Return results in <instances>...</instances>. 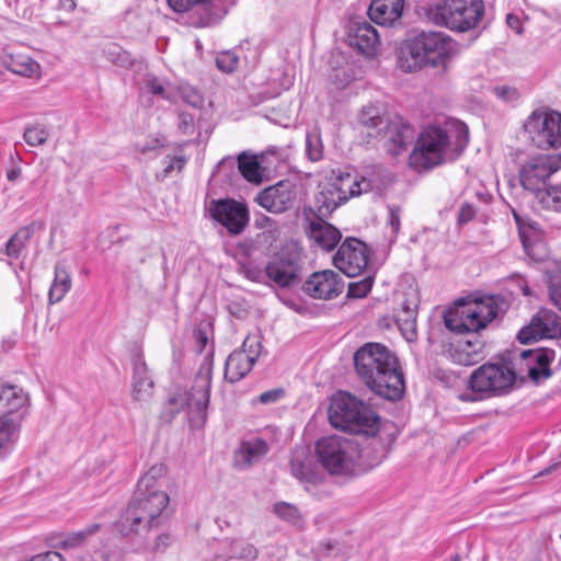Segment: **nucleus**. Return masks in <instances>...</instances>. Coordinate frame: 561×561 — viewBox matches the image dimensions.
<instances>
[{"mask_svg":"<svg viewBox=\"0 0 561 561\" xmlns=\"http://www.w3.org/2000/svg\"><path fill=\"white\" fill-rule=\"evenodd\" d=\"M460 399H461L462 401H476V400H478L479 398L473 397V394H462V396H460Z\"/></svg>","mask_w":561,"mask_h":561,"instance_id":"63","label":"nucleus"},{"mask_svg":"<svg viewBox=\"0 0 561 561\" xmlns=\"http://www.w3.org/2000/svg\"><path fill=\"white\" fill-rule=\"evenodd\" d=\"M388 225L392 230V234H397L400 229V209L399 207H389Z\"/></svg>","mask_w":561,"mask_h":561,"instance_id":"56","label":"nucleus"},{"mask_svg":"<svg viewBox=\"0 0 561 561\" xmlns=\"http://www.w3.org/2000/svg\"><path fill=\"white\" fill-rule=\"evenodd\" d=\"M493 93L500 100L505 102H514L518 99V92L516 89L507 85H499L493 89Z\"/></svg>","mask_w":561,"mask_h":561,"instance_id":"53","label":"nucleus"},{"mask_svg":"<svg viewBox=\"0 0 561 561\" xmlns=\"http://www.w3.org/2000/svg\"><path fill=\"white\" fill-rule=\"evenodd\" d=\"M176 92L178 99H182L183 101H185L194 107H198L203 103V98L199 94V92L188 85H182L178 88Z\"/></svg>","mask_w":561,"mask_h":561,"instance_id":"49","label":"nucleus"},{"mask_svg":"<svg viewBox=\"0 0 561 561\" xmlns=\"http://www.w3.org/2000/svg\"><path fill=\"white\" fill-rule=\"evenodd\" d=\"M21 175V170L20 169H11L7 172V178L9 181H15L16 179H19Z\"/></svg>","mask_w":561,"mask_h":561,"instance_id":"61","label":"nucleus"},{"mask_svg":"<svg viewBox=\"0 0 561 561\" xmlns=\"http://www.w3.org/2000/svg\"><path fill=\"white\" fill-rule=\"evenodd\" d=\"M164 163V175H169L173 171L180 172L184 168L186 160L182 156L168 157Z\"/></svg>","mask_w":561,"mask_h":561,"instance_id":"54","label":"nucleus"},{"mask_svg":"<svg viewBox=\"0 0 561 561\" xmlns=\"http://www.w3.org/2000/svg\"><path fill=\"white\" fill-rule=\"evenodd\" d=\"M473 216H474L473 207L470 206V205H463L460 208L459 216H458V221L460 224H466L469 220H471L473 218Z\"/></svg>","mask_w":561,"mask_h":561,"instance_id":"58","label":"nucleus"},{"mask_svg":"<svg viewBox=\"0 0 561 561\" xmlns=\"http://www.w3.org/2000/svg\"><path fill=\"white\" fill-rule=\"evenodd\" d=\"M504 299L484 296L471 301H458L444 317L445 325L454 332H477L484 329L499 313Z\"/></svg>","mask_w":561,"mask_h":561,"instance_id":"7","label":"nucleus"},{"mask_svg":"<svg viewBox=\"0 0 561 561\" xmlns=\"http://www.w3.org/2000/svg\"><path fill=\"white\" fill-rule=\"evenodd\" d=\"M295 198L294 186L289 182L279 181L260 192L255 201L270 213L279 214L289 209Z\"/></svg>","mask_w":561,"mask_h":561,"instance_id":"20","label":"nucleus"},{"mask_svg":"<svg viewBox=\"0 0 561 561\" xmlns=\"http://www.w3.org/2000/svg\"><path fill=\"white\" fill-rule=\"evenodd\" d=\"M213 376V365L205 360L195 376L193 386L188 392L176 393L169 400V405L174 408L175 412L186 408L190 421L193 426L201 427L207 419V408L210 397Z\"/></svg>","mask_w":561,"mask_h":561,"instance_id":"10","label":"nucleus"},{"mask_svg":"<svg viewBox=\"0 0 561 561\" xmlns=\"http://www.w3.org/2000/svg\"><path fill=\"white\" fill-rule=\"evenodd\" d=\"M72 286L70 268L65 260L58 261L55 265L54 280L48 291L49 304L60 302L69 293Z\"/></svg>","mask_w":561,"mask_h":561,"instance_id":"29","label":"nucleus"},{"mask_svg":"<svg viewBox=\"0 0 561 561\" xmlns=\"http://www.w3.org/2000/svg\"><path fill=\"white\" fill-rule=\"evenodd\" d=\"M273 512L284 522L295 527H301L304 524L300 511L293 504L287 502H277L274 504Z\"/></svg>","mask_w":561,"mask_h":561,"instance_id":"38","label":"nucleus"},{"mask_svg":"<svg viewBox=\"0 0 561 561\" xmlns=\"http://www.w3.org/2000/svg\"><path fill=\"white\" fill-rule=\"evenodd\" d=\"M367 245L356 238H346L333 256V264L348 277L359 275L367 266Z\"/></svg>","mask_w":561,"mask_h":561,"instance_id":"15","label":"nucleus"},{"mask_svg":"<svg viewBox=\"0 0 561 561\" xmlns=\"http://www.w3.org/2000/svg\"><path fill=\"white\" fill-rule=\"evenodd\" d=\"M153 391V381L148 375L147 365L141 355L133 358V398L139 402H147Z\"/></svg>","mask_w":561,"mask_h":561,"instance_id":"26","label":"nucleus"},{"mask_svg":"<svg viewBox=\"0 0 561 561\" xmlns=\"http://www.w3.org/2000/svg\"><path fill=\"white\" fill-rule=\"evenodd\" d=\"M524 130L541 149L561 147V114L556 111H534L524 123Z\"/></svg>","mask_w":561,"mask_h":561,"instance_id":"12","label":"nucleus"},{"mask_svg":"<svg viewBox=\"0 0 561 561\" xmlns=\"http://www.w3.org/2000/svg\"><path fill=\"white\" fill-rule=\"evenodd\" d=\"M483 11L481 0H443L431 5L426 16L435 25L466 32L478 24Z\"/></svg>","mask_w":561,"mask_h":561,"instance_id":"8","label":"nucleus"},{"mask_svg":"<svg viewBox=\"0 0 561 561\" xmlns=\"http://www.w3.org/2000/svg\"><path fill=\"white\" fill-rule=\"evenodd\" d=\"M344 283L340 275L331 270L316 272L304 283L302 290L314 299H334L342 294Z\"/></svg>","mask_w":561,"mask_h":561,"instance_id":"18","label":"nucleus"},{"mask_svg":"<svg viewBox=\"0 0 561 561\" xmlns=\"http://www.w3.org/2000/svg\"><path fill=\"white\" fill-rule=\"evenodd\" d=\"M330 424L350 433L375 436L379 431V417L374 410L348 392H337L331 399Z\"/></svg>","mask_w":561,"mask_h":561,"instance_id":"5","label":"nucleus"},{"mask_svg":"<svg viewBox=\"0 0 561 561\" xmlns=\"http://www.w3.org/2000/svg\"><path fill=\"white\" fill-rule=\"evenodd\" d=\"M549 296L551 302L561 311V272L550 277Z\"/></svg>","mask_w":561,"mask_h":561,"instance_id":"50","label":"nucleus"},{"mask_svg":"<svg viewBox=\"0 0 561 561\" xmlns=\"http://www.w3.org/2000/svg\"><path fill=\"white\" fill-rule=\"evenodd\" d=\"M381 136L386 139L387 150L397 156L404 150L412 138V131L409 125L402 122L387 123Z\"/></svg>","mask_w":561,"mask_h":561,"instance_id":"28","label":"nucleus"},{"mask_svg":"<svg viewBox=\"0 0 561 561\" xmlns=\"http://www.w3.org/2000/svg\"><path fill=\"white\" fill-rule=\"evenodd\" d=\"M360 126L367 130L370 137H379L386 127L388 119H386L377 106L369 105L364 107L358 116Z\"/></svg>","mask_w":561,"mask_h":561,"instance_id":"32","label":"nucleus"},{"mask_svg":"<svg viewBox=\"0 0 561 561\" xmlns=\"http://www.w3.org/2000/svg\"><path fill=\"white\" fill-rule=\"evenodd\" d=\"M306 232L309 239L324 251H332L342 238L341 231L322 217L308 218Z\"/></svg>","mask_w":561,"mask_h":561,"instance_id":"22","label":"nucleus"},{"mask_svg":"<svg viewBox=\"0 0 561 561\" xmlns=\"http://www.w3.org/2000/svg\"><path fill=\"white\" fill-rule=\"evenodd\" d=\"M371 287L373 279L370 277H366L358 282L350 283L347 296L351 298H363L371 290Z\"/></svg>","mask_w":561,"mask_h":561,"instance_id":"46","label":"nucleus"},{"mask_svg":"<svg viewBox=\"0 0 561 561\" xmlns=\"http://www.w3.org/2000/svg\"><path fill=\"white\" fill-rule=\"evenodd\" d=\"M167 467L163 463H156L139 479L137 491H139V494L167 491Z\"/></svg>","mask_w":561,"mask_h":561,"instance_id":"31","label":"nucleus"},{"mask_svg":"<svg viewBox=\"0 0 561 561\" xmlns=\"http://www.w3.org/2000/svg\"><path fill=\"white\" fill-rule=\"evenodd\" d=\"M266 275L279 287H289L297 282L300 273L298 259L282 251L274 255L266 265Z\"/></svg>","mask_w":561,"mask_h":561,"instance_id":"19","label":"nucleus"},{"mask_svg":"<svg viewBox=\"0 0 561 561\" xmlns=\"http://www.w3.org/2000/svg\"><path fill=\"white\" fill-rule=\"evenodd\" d=\"M514 370L504 364H483L474 369L468 380V388L479 398L507 393L514 386Z\"/></svg>","mask_w":561,"mask_h":561,"instance_id":"11","label":"nucleus"},{"mask_svg":"<svg viewBox=\"0 0 561 561\" xmlns=\"http://www.w3.org/2000/svg\"><path fill=\"white\" fill-rule=\"evenodd\" d=\"M483 344L479 341H467L458 346L457 359L463 365H473L482 358Z\"/></svg>","mask_w":561,"mask_h":561,"instance_id":"36","label":"nucleus"},{"mask_svg":"<svg viewBox=\"0 0 561 561\" xmlns=\"http://www.w3.org/2000/svg\"><path fill=\"white\" fill-rule=\"evenodd\" d=\"M284 390L282 388L271 389L265 392H262L254 402H260L262 404H271L279 401L284 397Z\"/></svg>","mask_w":561,"mask_h":561,"instance_id":"52","label":"nucleus"},{"mask_svg":"<svg viewBox=\"0 0 561 561\" xmlns=\"http://www.w3.org/2000/svg\"><path fill=\"white\" fill-rule=\"evenodd\" d=\"M561 334L559 316L548 309L539 310L528 325L522 328L517 339L522 344H528L541 339H554Z\"/></svg>","mask_w":561,"mask_h":561,"instance_id":"17","label":"nucleus"},{"mask_svg":"<svg viewBox=\"0 0 561 561\" xmlns=\"http://www.w3.org/2000/svg\"><path fill=\"white\" fill-rule=\"evenodd\" d=\"M254 227L263 230L259 237H263L266 240H276L279 238L280 229L278 224L266 215H260L255 217Z\"/></svg>","mask_w":561,"mask_h":561,"instance_id":"41","label":"nucleus"},{"mask_svg":"<svg viewBox=\"0 0 561 561\" xmlns=\"http://www.w3.org/2000/svg\"><path fill=\"white\" fill-rule=\"evenodd\" d=\"M0 62L7 70L24 78L38 80L43 76L41 64L24 53L4 50L0 56Z\"/></svg>","mask_w":561,"mask_h":561,"instance_id":"23","label":"nucleus"},{"mask_svg":"<svg viewBox=\"0 0 561 561\" xmlns=\"http://www.w3.org/2000/svg\"><path fill=\"white\" fill-rule=\"evenodd\" d=\"M419 309V299L414 296L411 299H405L401 304V309L397 316V324L404 321L405 319L416 318Z\"/></svg>","mask_w":561,"mask_h":561,"instance_id":"47","label":"nucleus"},{"mask_svg":"<svg viewBox=\"0 0 561 561\" xmlns=\"http://www.w3.org/2000/svg\"><path fill=\"white\" fill-rule=\"evenodd\" d=\"M515 221L518 226L520 241L527 254L538 259L533 253L535 241L538 239V225L536 222H526L518 214L514 213Z\"/></svg>","mask_w":561,"mask_h":561,"instance_id":"34","label":"nucleus"},{"mask_svg":"<svg viewBox=\"0 0 561 561\" xmlns=\"http://www.w3.org/2000/svg\"><path fill=\"white\" fill-rule=\"evenodd\" d=\"M146 89L153 95H158L167 101L176 102L178 101V92L176 88L167 84L164 85L157 78H148L145 84Z\"/></svg>","mask_w":561,"mask_h":561,"instance_id":"39","label":"nucleus"},{"mask_svg":"<svg viewBox=\"0 0 561 561\" xmlns=\"http://www.w3.org/2000/svg\"><path fill=\"white\" fill-rule=\"evenodd\" d=\"M404 0H373L368 15L370 20L379 25H394L402 15Z\"/></svg>","mask_w":561,"mask_h":561,"instance_id":"24","label":"nucleus"},{"mask_svg":"<svg viewBox=\"0 0 561 561\" xmlns=\"http://www.w3.org/2000/svg\"><path fill=\"white\" fill-rule=\"evenodd\" d=\"M239 58L232 51H224L216 58L217 67L227 73L233 72L237 69Z\"/></svg>","mask_w":561,"mask_h":561,"instance_id":"48","label":"nucleus"},{"mask_svg":"<svg viewBox=\"0 0 561 561\" xmlns=\"http://www.w3.org/2000/svg\"><path fill=\"white\" fill-rule=\"evenodd\" d=\"M179 128L186 135H190L194 130V118L188 113H181L179 115Z\"/></svg>","mask_w":561,"mask_h":561,"instance_id":"55","label":"nucleus"},{"mask_svg":"<svg viewBox=\"0 0 561 561\" xmlns=\"http://www.w3.org/2000/svg\"><path fill=\"white\" fill-rule=\"evenodd\" d=\"M238 169L247 181L252 183L261 182V168L255 156H248L244 152L240 153L238 156Z\"/></svg>","mask_w":561,"mask_h":561,"instance_id":"35","label":"nucleus"},{"mask_svg":"<svg viewBox=\"0 0 561 561\" xmlns=\"http://www.w3.org/2000/svg\"><path fill=\"white\" fill-rule=\"evenodd\" d=\"M353 359L357 376L374 393L389 401L401 399L405 390L403 374L397 356L386 345L365 343Z\"/></svg>","mask_w":561,"mask_h":561,"instance_id":"2","label":"nucleus"},{"mask_svg":"<svg viewBox=\"0 0 561 561\" xmlns=\"http://www.w3.org/2000/svg\"><path fill=\"white\" fill-rule=\"evenodd\" d=\"M506 23L507 25L514 30L516 33H522V23L517 15L515 14H507L506 16Z\"/></svg>","mask_w":561,"mask_h":561,"instance_id":"60","label":"nucleus"},{"mask_svg":"<svg viewBox=\"0 0 561 561\" xmlns=\"http://www.w3.org/2000/svg\"><path fill=\"white\" fill-rule=\"evenodd\" d=\"M31 561H64V558L59 552L48 551L33 557Z\"/></svg>","mask_w":561,"mask_h":561,"instance_id":"57","label":"nucleus"},{"mask_svg":"<svg viewBox=\"0 0 561 561\" xmlns=\"http://www.w3.org/2000/svg\"><path fill=\"white\" fill-rule=\"evenodd\" d=\"M398 327L399 330L401 331V334L408 342H414L416 340V318L405 319L404 321L399 322Z\"/></svg>","mask_w":561,"mask_h":561,"instance_id":"51","label":"nucleus"},{"mask_svg":"<svg viewBox=\"0 0 561 561\" xmlns=\"http://www.w3.org/2000/svg\"><path fill=\"white\" fill-rule=\"evenodd\" d=\"M386 187V179L381 169H371L365 175L350 173L336 176L332 182L322 186L316 196L319 217L328 216L350 197L364 193H380Z\"/></svg>","mask_w":561,"mask_h":561,"instance_id":"4","label":"nucleus"},{"mask_svg":"<svg viewBox=\"0 0 561 561\" xmlns=\"http://www.w3.org/2000/svg\"><path fill=\"white\" fill-rule=\"evenodd\" d=\"M172 542V537L169 534H162L156 538L154 548L156 550L163 551Z\"/></svg>","mask_w":561,"mask_h":561,"instance_id":"59","label":"nucleus"},{"mask_svg":"<svg viewBox=\"0 0 561 561\" xmlns=\"http://www.w3.org/2000/svg\"><path fill=\"white\" fill-rule=\"evenodd\" d=\"M169 501L167 491L144 492L142 494L136 491L134 501L128 505L118 522L119 531L128 536L137 533L141 525L148 528L154 527Z\"/></svg>","mask_w":561,"mask_h":561,"instance_id":"9","label":"nucleus"},{"mask_svg":"<svg viewBox=\"0 0 561 561\" xmlns=\"http://www.w3.org/2000/svg\"><path fill=\"white\" fill-rule=\"evenodd\" d=\"M268 451V446L262 438L243 440L234 451V466L247 469L262 459Z\"/></svg>","mask_w":561,"mask_h":561,"instance_id":"25","label":"nucleus"},{"mask_svg":"<svg viewBox=\"0 0 561 561\" xmlns=\"http://www.w3.org/2000/svg\"><path fill=\"white\" fill-rule=\"evenodd\" d=\"M100 524H92L87 528L67 534L64 539L60 541V547L62 548H75L82 545L88 537L94 535L100 529Z\"/></svg>","mask_w":561,"mask_h":561,"instance_id":"40","label":"nucleus"},{"mask_svg":"<svg viewBox=\"0 0 561 561\" xmlns=\"http://www.w3.org/2000/svg\"><path fill=\"white\" fill-rule=\"evenodd\" d=\"M347 42L366 57H375L380 46L377 30L368 22H353L348 26Z\"/></svg>","mask_w":561,"mask_h":561,"instance_id":"21","label":"nucleus"},{"mask_svg":"<svg viewBox=\"0 0 561 561\" xmlns=\"http://www.w3.org/2000/svg\"><path fill=\"white\" fill-rule=\"evenodd\" d=\"M469 145L468 126L455 118L424 127L417 136L410 156V164L419 170H431L453 163Z\"/></svg>","mask_w":561,"mask_h":561,"instance_id":"1","label":"nucleus"},{"mask_svg":"<svg viewBox=\"0 0 561 561\" xmlns=\"http://www.w3.org/2000/svg\"><path fill=\"white\" fill-rule=\"evenodd\" d=\"M48 136V130L41 125L27 126L23 134L25 142L32 147L44 145L47 141Z\"/></svg>","mask_w":561,"mask_h":561,"instance_id":"43","label":"nucleus"},{"mask_svg":"<svg viewBox=\"0 0 561 561\" xmlns=\"http://www.w3.org/2000/svg\"><path fill=\"white\" fill-rule=\"evenodd\" d=\"M538 199L543 207L561 211V184L545 190L543 193L539 194Z\"/></svg>","mask_w":561,"mask_h":561,"instance_id":"42","label":"nucleus"},{"mask_svg":"<svg viewBox=\"0 0 561 561\" xmlns=\"http://www.w3.org/2000/svg\"><path fill=\"white\" fill-rule=\"evenodd\" d=\"M196 337L198 339V341H201L203 344L206 343V336L201 332H196Z\"/></svg>","mask_w":561,"mask_h":561,"instance_id":"64","label":"nucleus"},{"mask_svg":"<svg viewBox=\"0 0 561 561\" xmlns=\"http://www.w3.org/2000/svg\"><path fill=\"white\" fill-rule=\"evenodd\" d=\"M554 355V351L550 348L524 351L522 353V357L528 358L533 364L528 368V376L535 383H539L552 375L549 365L553 360Z\"/></svg>","mask_w":561,"mask_h":561,"instance_id":"27","label":"nucleus"},{"mask_svg":"<svg viewBox=\"0 0 561 561\" xmlns=\"http://www.w3.org/2000/svg\"><path fill=\"white\" fill-rule=\"evenodd\" d=\"M290 471L296 479L309 484H316L320 478L318 470L313 467L305 449H297L293 453Z\"/></svg>","mask_w":561,"mask_h":561,"instance_id":"30","label":"nucleus"},{"mask_svg":"<svg viewBox=\"0 0 561 561\" xmlns=\"http://www.w3.org/2000/svg\"><path fill=\"white\" fill-rule=\"evenodd\" d=\"M32 236L30 228L25 227L20 229L13 234L5 243V254L9 257L18 259L22 250L26 247Z\"/></svg>","mask_w":561,"mask_h":561,"instance_id":"37","label":"nucleus"},{"mask_svg":"<svg viewBox=\"0 0 561 561\" xmlns=\"http://www.w3.org/2000/svg\"><path fill=\"white\" fill-rule=\"evenodd\" d=\"M257 556V548L247 540L231 539L225 543V557L229 559L253 561Z\"/></svg>","mask_w":561,"mask_h":561,"instance_id":"33","label":"nucleus"},{"mask_svg":"<svg viewBox=\"0 0 561 561\" xmlns=\"http://www.w3.org/2000/svg\"><path fill=\"white\" fill-rule=\"evenodd\" d=\"M16 425L12 420L0 417V451L13 443Z\"/></svg>","mask_w":561,"mask_h":561,"instance_id":"45","label":"nucleus"},{"mask_svg":"<svg viewBox=\"0 0 561 561\" xmlns=\"http://www.w3.org/2000/svg\"><path fill=\"white\" fill-rule=\"evenodd\" d=\"M306 152L311 161H319L323 157V146L318 131L308 133L306 136Z\"/></svg>","mask_w":561,"mask_h":561,"instance_id":"44","label":"nucleus"},{"mask_svg":"<svg viewBox=\"0 0 561 561\" xmlns=\"http://www.w3.org/2000/svg\"><path fill=\"white\" fill-rule=\"evenodd\" d=\"M319 462L330 473L342 477L359 474L362 450L358 445L346 437L332 435L322 437L316 444Z\"/></svg>","mask_w":561,"mask_h":561,"instance_id":"6","label":"nucleus"},{"mask_svg":"<svg viewBox=\"0 0 561 561\" xmlns=\"http://www.w3.org/2000/svg\"><path fill=\"white\" fill-rule=\"evenodd\" d=\"M458 54L456 42L440 31H421L408 36L397 49L399 68L404 72H414L423 68H433L443 72Z\"/></svg>","mask_w":561,"mask_h":561,"instance_id":"3","label":"nucleus"},{"mask_svg":"<svg viewBox=\"0 0 561 561\" xmlns=\"http://www.w3.org/2000/svg\"><path fill=\"white\" fill-rule=\"evenodd\" d=\"M257 275H259V272H256V271H252V270H247V271H245V276H247L249 279L256 280Z\"/></svg>","mask_w":561,"mask_h":561,"instance_id":"62","label":"nucleus"},{"mask_svg":"<svg viewBox=\"0 0 561 561\" xmlns=\"http://www.w3.org/2000/svg\"><path fill=\"white\" fill-rule=\"evenodd\" d=\"M261 337L249 334L239 350L233 351L226 360L225 379L231 383L244 378L261 354Z\"/></svg>","mask_w":561,"mask_h":561,"instance_id":"14","label":"nucleus"},{"mask_svg":"<svg viewBox=\"0 0 561 561\" xmlns=\"http://www.w3.org/2000/svg\"><path fill=\"white\" fill-rule=\"evenodd\" d=\"M561 169V157L538 154L527 160L519 170L522 186L530 192L539 194L545 192L547 180Z\"/></svg>","mask_w":561,"mask_h":561,"instance_id":"13","label":"nucleus"},{"mask_svg":"<svg viewBox=\"0 0 561 561\" xmlns=\"http://www.w3.org/2000/svg\"><path fill=\"white\" fill-rule=\"evenodd\" d=\"M211 218L221 224L230 234H240L249 222L247 206L234 199H214L208 207Z\"/></svg>","mask_w":561,"mask_h":561,"instance_id":"16","label":"nucleus"}]
</instances>
